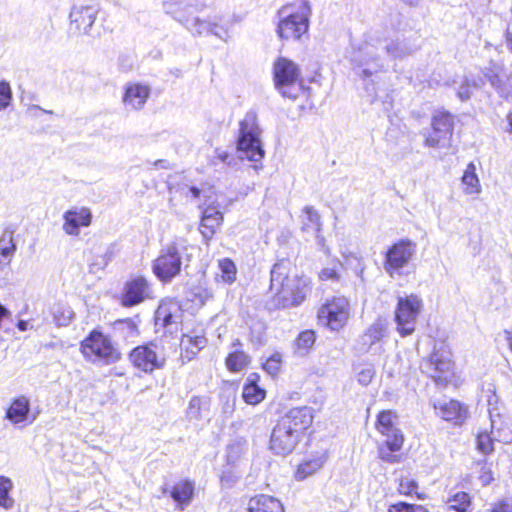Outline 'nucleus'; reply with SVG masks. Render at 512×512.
I'll use <instances>...</instances> for the list:
<instances>
[{"label":"nucleus","instance_id":"29","mask_svg":"<svg viewBox=\"0 0 512 512\" xmlns=\"http://www.w3.org/2000/svg\"><path fill=\"white\" fill-rule=\"evenodd\" d=\"M207 339L203 335L183 334L181 338V349L184 351V357L192 360L198 352L205 347Z\"/></svg>","mask_w":512,"mask_h":512},{"label":"nucleus","instance_id":"11","mask_svg":"<svg viewBox=\"0 0 512 512\" xmlns=\"http://www.w3.org/2000/svg\"><path fill=\"white\" fill-rule=\"evenodd\" d=\"M431 131L425 130L424 145L431 148H446L450 146L454 130V116L446 111L436 113L431 122Z\"/></svg>","mask_w":512,"mask_h":512},{"label":"nucleus","instance_id":"44","mask_svg":"<svg viewBox=\"0 0 512 512\" xmlns=\"http://www.w3.org/2000/svg\"><path fill=\"white\" fill-rule=\"evenodd\" d=\"M498 427H501V430L495 431V428H493L491 426V434L494 436L496 441L503 442V443H509L510 441H512V432L504 423L501 414H500V421H498Z\"/></svg>","mask_w":512,"mask_h":512},{"label":"nucleus","instance_id":"51","mask_svg":"<svg viewBox=\"0 0 512 512\" xmlns=\"http://www.w3.org/2000/svg\"><path fill=\"white\" fill-rule=\"evenodd\" d=\"M319 279L322 281H339L340 274L335 267H325L319 272Z\"/></svg>","mask_w":512,"mask_h":512},{"label":"nucleus","instance_id":"56","mask_svg":"<svg viewBox=\"0 0 512 512\" xmlns=\"http://www.w3.org/2000/svg\"><path fill=\"white\" fill-rule=\"evenodd\" d=\"M217 159H219L221 162L225 163L227 166H235L237 165V159L234 157L233 154H230L226 151L216 150Z\"/></svg>","mask_w":512,"mask_h":512},{"label":"nucleus","instance_id":"38","mask_svg":"<svg viewBox=\"0 0 512 512\" xmlns=\"http://www.w3.org/2000/svg\"><path fill=\"white\" fill-rule=\"evenodd\" d=\"M249 356L243 351L230 353L226 358V366L232 372L241 371L249 364Z\"/></svg>","mask_w":512,"mask_h":512},{"label":"nucleus","instance_id":"58","mask_svg":"<svg viewBox=\"0 0 512 512\" xmlns=\"http://www.w3.org/2000/svg\"><path fill=\"white\" fill-rule=\"evenodd\" d=\"M490 512H512V502L501 500L493 505Z\"/></svg>","mask_w":512,"mask_h":512},{"label":"nucleus","instance_id":"23","mask_svg":"<svg viewBox=\"0 0 512 512\" xmlns=\"http://www.w3.org/2000/svg\"><path fill=\"white\" fill-rule=\"evenodd\" d=\"M433 406L437 415L446 421L461 422L466 417V409L456 400H438Z\"/></svg>","mask_w":512,"mask_h":512},{"label":"nucleus","instance_id":"54","mask_svg":"<svg viewBox=\"0 0 512 512\" xmlns=\"http://www.w3.org/2000/svg\"><path fill=\"white\" fill-rule=\"evenodd\" d=\"M394 451H391L388 446L379 448V457L388 463H396L399 461V456L393 454Z\"/></svg>","mask_w":512,"mask_h":512},{"label":"nucleus","instance_id":"62","mask_svg":"<svg viewBox=\"0 0 512 512\" xmlns=\"http://www.w3.org/2000/svg\"><path fill=\"white\" fill-rule=\"evenodd\" d=\"M508 129L507 132L512 134V112L507 115Z\"/></svg>","mask_w":512,"mask_h":512},{"label":"nucleus","instance_id":"63","mask_svg":"<svg viewBox=\"0 0 512 512\" xmlns=\"http://www.w3.org/2000/svg\"><path fill=\"white\" fill-rule=\"evenodd\" d=\"M404 3L409 4L411 6L417 5L419 0H402Z\"/></svg>","mask_w":512,"mask_h":512},{"label":"nucleus","instance_id":"35","mask_svg":"<svg viewBox=\"0 0 512 512\" xmlns=\"http://www.w3.org/2000/svg\"><path fill=\"white\" fill-rule=\"evenodd\" d=\"M486 392L490 422H492V427L495 428V431L501 430V427H498V421H500V409L498 407L499 398L491 388L487 389Z\"/></svg>","mask_w":512,"mask_h":512},{"label":"nucleus","instance_id":"50","mask_svg":"<svg viewBox=\"0 0 512 512\" xmlns=\"http://www.w3.org/2000/svg\"><path fill=\"white\" fill-rule=\"evenodd\" d=\"M156 320H161L164 326H168L176 322V320L174 319V315L171 312L167 311V309L163 306H160L159 309L157 310Z\"/></svg>","mask_w":512,"mask_h":512},{"label":"nucleus","instance_id":"10","mask_svg":"<svg viewBox=\"0 0 512 512\" xmlns=\"http://www.w3.org/2000/svg\"><path fill=\"white\" fill-rule=\"evenodd\" d=\"M81 352L84 356H96L106 365L114 364L121 359V352L110 337L98 330H93L81 342Z\"/></svg>","mask_w":512,"mask_h":512},{"label":"nucleus","instance_id":"31","mask_svg":"<svg viewBox=\"0 0 512 512\" xmlns=\"http://www.w3.org/2000/svg\"><path fill=\"white\" fill-rule=\"evenodd\" d=\"M324 464V459L322 457H315L310 460H305L300 463L295 472V479L298 481H303L309 476L316 473L318 470L322 468Z\"/></svg>","mask_w":512,"mask_h":512},{"label":"nucleus","instance_id":"26","mask_svg":"<svg viewBox=\"0 0 512 512\" xmlns=\"http://www.w3.org/2000/svg\"><path fill=\"white\" fill-rule=\"evenodd\" d=\"M248 512H284L282 503L275 497L260 494L248 501Z\"/></svg>","mask_w":512,"mask_h":512},{"label":"nucleus","instance_id":"43","mask_svg":"<svg viewBox=\"0 0 512 512\" xmlns=\"http://www.w3.org/2000/svg\"><path fill=\"white\" fill-rule=\"evenodd\" d=\"M52 314L55 324L59 327L67 326L73 316V312L70 309L60 304H56L52 307Z\"/></svg>","mask_w":512,"mask_h":512},{"label":"nucleus","instance_id":"24","mask_svg":"<svg viewBox=\"0 0 512 512\" xmlns=\"http://www.w3.org/2000/svg\"><path fill=\"white\" fill-rule=\"evenodd\" d=\"M193 36H202L205 34H211L215 37L227 42L231 38V34L227 28L220 25L216 21H210L206 19L196 20L194 23Z\"/></svg>","mask_w":512,"mask_h":512},{"label":"nucleus","instance_id":"45","mask_svg":"<svg viewBox=\"0 0 512 512\" xmlns=\"http://www.w3.org/2000/svg\"><path fill=\"white\" fill-rule=\"evenodd\" d=\"M493 441H496L494 436L487 432H482L477 436V448L483 454H488L493 451Z\"/></svg>","mask_w":512,"mask_h":512},{"label":"nucleus","instance_id":"5","mask_svg":"<svg viewBox=\"0 0 512 512\" xmlns=\"http://www.w3.org/2000/svg\"><path fill=\"white\" fill-rule=\"evenodd\" d=\"M260 133L256 113L254 111L247 112L239 123L236 146L239 158L252 162H259L264 158L265 152L260 140Z\"/></svg>","mask_w":512,"mask_h":512},{"label":"nucleus","instance_id":"15","mask_svg":"<svg viewBox=\"0 0 512 512\" xmlns=\"http://www.w3.org/2000/svg\"><path fill=\"white\" fill-rule=\"evenodd\" d=\"M420 369L437 383L447 382L452 371V361L448 354L433 351L427 359L421 362Z\"/></svg>","mask_w":512,"mask_h":512},{"label":"nucleus","instance_id":"9","mask_svg":"<svg viewBox=\"0 0 512 512\" xmlns=\"http://www.w3.org/2000/svg\"><path fill=\"white\" fill-rule=\"evenodd\" d=\"M206 8L207 5L202 0H165L162 2L163 12L181 24L191 34L194 23L196 20H200L195 14L203 12Z\"/></svg>","mask_w":512,"mask_h":512},{"label":"nucleus","instance_id":"25","mask_svg":"<svg viewBox=\"0 0 512 512\" xmlns=\"http://www.w3.org/2000/svg\"><path fill=\"white\" fill-rule=\"evenodd\" d=\"M388 324L385 319L378 318L373 324L369 326L366 332L360 338L361 350L369 351L372 346L385 336Z\"/></svg>","mask_w":512,"mask_h":512},{"label":"nucleus","instance_id":"19","mask_svg":"<svg viewBox=\"0 0 512 512\" xmlns=\"http://www.w3.org/2000/svg\"><path fill=\"white\" fill-rule=\"evenodd\" d=\"M63 230L67 235L78 236L80 227H88L92 222V212L87 207H73L63 214Z\"/></svg>","mask_w":512,"mask_h":512},{"label":"nucleus","instance_id":"40","mask_svg":"<svg viewBox=\"0 0 512 512\" xmlns=\"http://www.w3.org/2000/svg\"><path fill=\"white\" fill-rule=\"evenodd\" d=\"M220 276L225 283L231 284L236 280L237 269L234 262L229 258L219 260Z\"/></svg>","mask_w":512,"mask_h":512},{"label":"nucleus","instance_id":"22","mask_svg":"<svg viewBox=\"0 0 512 512\" xmlns=\"http://www.w3.org/2000/svg\"><path fill=\"white\" fill-rule=\"evenodd\" d=\"M97 11L92 6H74L69 18L71 25L80 33L88 34L96 19Z\"/></svg>","mask_w":512,"mask_h":512},{"label":"nucleus","instance_id":"6","mask_svg":"<svg viewBox=\"0 0 512 512\" xmlns=\"http://www.w3.org/2000/svg\"><path fill=\"white\" fill-rule=\"evenodd\" d=\"M300 75L299 66L286 57H278L273 63L274 86L285 98H297L301 91Z\"/></svg>","mask_w":512,"mask_h":512},{"label":"nucleus","instance_id":"27","mask_svg":"<svg viewBox=\"0 0 512 512\" xmlns=\"http://www.w3.org/2000/svg\"><path fill=\"white\" fill-rule=\"evenodd\" d=\"M223 220V214L214 207H207L202 212L201 233L205 238H210L216 232Z\"/></svg>","mask_w":512,"mask_h":512},{"label":"nucleus","instance_id":"34","mask_svg":"<svg viewBox=\"0 0 512 512\" xmlns=\"http://www.w3.org/2000/svg\"><path fill=\"white\" fill-rule=\"evenodd\" d=\"M462 183L466 186L465 192L467 194H477L480 192V182L476 174V167L474 163L470 162L462 176Z\"/></svg>","mask_w":512,"mask_h":512},{"label":"nucleus","instance_id":"28","mask_svg":"<svg viewBox=\"0 0 512 512\" xmlns=\"http://www.w3.org/2000/svg\"><path fill=\"white\" fill-rule=\"evenodd\" d=\"M30 412V401L26 396H19L13 400L6 411V418L13 424L24 422Z\"/></svg>","mask_w":512,"mask_h":512},{"label":"nucleus","instance_id":"57","mask_svg":"<svg viewBox=\"0 0 512 512\" xmlns=\"http://www.w3.org/2000/svg\"><path fill=\"white\" fill-rule=\"evenodd\" d=\"M417 488L414 480H402L399 485V492L402 494H411Z\"/></svg>","mask_w":512,"mask_h":512},{"label":"nucleus","instance_id":"42","mask_svg":"<svg viewBox=\"0 0 512 512\" xmlns=\"http://www.w3.org/2000/svg\"><path fill=\"white\" fill-rule=\"evenodd\" d=\"M16 245L13 240V232L6 229L0 237V255L8 258L14 254Z\"/></svg>","mask_w":512,"mask_h":512},{"label":"nucleus","instance_id":"64","mask_svg":"<svg viewBox=\"0 0 512 512\" xmlns=\"http://www.w3.org/2000/svg\"><path fill=\"white\" fill-rule=\"evenodd\" d=\"M416 512H429L425 507L418 505L416 508Z\"/></svg>","mask_w":512,"mask_h":512},{"label":"nucleus","instance_id":"32","mask_svg":"<svg viewBox=\"0 0 512 512\" xmlns=\"http://www.w3.org/2000/svg\"><path fill=\"white\" fill-rule=\"evenodd\" d=\"M483 84L482 78H469L463 76L459 82L457 90V96L461 101H467L472 96V90L480 88Z\"/></svg>","mask_w":512,"mask_h":512},{"label":"nucleus","instance_id":"60","mask_svg":"<svg viewBox=\"0 0 512 512\" xmlns=\"http://www.w3.org/2000/svg\"><path fill=\"white\" fill-rule=\"evenodd\" d=\"M17 328L20 330V331H26L28 330L29 328V323L28 321H25V320H19L18 323H17Z\"/></svg>","mask_w":512,"mask_h":512},{"label":"nucleus","instance_id":"2","mask_svg":"<svg viewBox=\"0 0 512 512\" xmlns=\"http://www.w3.org/2000/svg\"><path fill=\"white\" fill-rule=\"evenodd\" d=\"M290 262L281 260L271 269L270 289L275 292L271 304L276 309L299 306L311 292L310 279L304 275H290Z\"/></svg>","mask_w":512,"mask_h":512},{"label":"nucleus","instance_id":"52","mask_svg":"<svg viewBox=\"0 0 512 512\" xmlns=\"http://www.w3.org/2000/svg\"><path fill=\"white\" fill-rule=\"evenodd\" d=\"M193 301H198L199 304L204 305L208 300L213 298V294L208 289L198 287L194 293Z\"/></svg>","mask_w":512,"mask_h":512},{"label":"nucleus","instance_id":"16","mask_svg":"<svg viewBox=\"0 0 512 512\" xmlns=\"http://www.w3.org/2000/svg\"><path fill=\"white\" fill-rule=\"evenodd\" d=\"M301 438L302 437L291 430L290 426H285L279 421L274 427L270 437V449L278 455L290 454Z\"/></svg>","mask_w":512,"mask_h":512},{"label":"nucleus","instance_id":"21","mask_svg":"<svg viewBox=\"0 0 512 512\" xmlns=\"http://www.w3.org/2000/svg\"><path fill=\"white\" fill-rule=\"evenodd\" d=\"M150 96V88L139 83H128L125 86L123 103L132 110H141Z\"/></svg>","mask_w":512,"mask_h":512},{"label":"nucleus","instance_id":"4","mask_svg":"<svg viewBox=\"0 0 512 512\" xmlns=\"http://www.w3.org/2000/svg\"><path fill=\"white\" fill-rule=\"evenodd\" d=\"M189 248L184 243L173 242L162 248L153 261L152 270L162 282H170L178 276L182 267H188L191 261Z\"/></svg>","mask_w":512,"mask_h":512},{"label":"nucleus","instance_id":"53","mask_svg":"<svg viewBox=\"0 0 512 512\" xmlns=\"http://www.w3.org/2000/svg\"><path fill=\"white\" fill-rule=\"evenodd\" d=\"M418 505L408 504L406 502H399L392 504L388 508V512H416Z\"/></svg>","mask_w":512,"mask_h":512},{"label":"nucleus","instance_id":"47","mask_svg":"<svg viewBox=\"0 0 512 512\" xmlns=\"http://www.w3.org/2000/svg\"><path fill=\"white\" fill-rule=\"evenodd\" d=\"M304 212L307 216V223H304V226L313 225L316 228V231L319 233L321 231V217L318 211L312 206H305Z\"/></svg>","mask_w":512,"mask_h":512},{"label":"nucleus","instance_id":"8","mask_svg":"<svg viewBox=\"0 0 512 512\" xmlns=\"http://www.w3.org/2000/svg\"><path fill=\"white\" fill-rule=\"evenodd\" d=\"M417 251L416 242L404 238L393 243L385 253L383 268L391 277L396 278L403 275V269L413 259Z\"/></svg>","mask_w":512,"mask_h":512},{"label":"nucleus","instance_id":"46","mask_svg":"<svg viewBox=\"0 0 512 512\" xmlns=\"http://www.w3.org/2000/svg\"><path fill=\"white\" fill-rule=\"evenodd\" d=\"M201 406L202 398L198 396H193L189 401V405L187 408V417L190 420H199L201 418Z\"/></svg>","mask_w":512,"mask_h":512},{"label":"nucleus","instance_id":"39","mask_svg":"<svg viewBox=\"0 0 512 512\" xmlns=\"http://www.w3.org/2000/svg\"><path fill=\"white\" fill-rule=\"evenodd\" d=\"M470 505V496L466 492H458L448 500V508L456 512H468Z\"/></svg>","mask_w":512,"mask_h":512},{"label":"nucleus","instance_id":"36","mask_svg":"<svg viewBox=\"0 0 512 512\" xmlns=\"http://www.w3.org/2000/svg\"><path fill=\"white\" fill-rule=\"evenodd\" d=\"M193 494V485L189 481H183L176 484L172 491L171 497L178 503L187 504Z\"/></svg>","mask_w":512,"mask_h":512},{"label":"nucleus","instance_id":"41","mask_svg":"<svg viewBox=\"0 0 512 512\" xmlns=\"http://www.w3.org/2000/svg\"><path fill=\"white\" fill-rule=\"evenodd\" d=\"M242 397L246 403L255 405L264 399L265 392L255 384H247L243 388Z\"/></svg>","mask_w":512,"mask_h":512},{"label":"nucleus","instance_id":"59","mask_svg":"<svg viewBox=\"0 0 512 512\" xmlns=\"http://www.w3.org/2000/svg\"><path fill=\"white\" fill-rule=\"evenodd\" d=\"M35 111H41V112L46 113V114H53V111H51V110H45V109L41 108V107H40V106H38V105H31V106H29V107H28V112H29V113H31V114H33V115H35V114H34V112H35Z\"/></svg>","mask_w":512,"mask_h":512},{"label":"nucleus","instance_id":"30","mask_svg":"<svg viewBox=\"0 0 512 512\" xmlns=\"http://www.w3.org/2000/svg\"><path fill=\"white\" fill-rule=\"evenodd\" d=\"M113 331L125 342L133 341L139 335L138 325L130 318L115 321Z\"/></svg>","mask_w":512,"mask_h":512},{"label":"nucleus","instance_id":"3","mask_svg":"<svg viewBox=\"0 0 512 512\" xmlns=\"http://www.w3.org/2000/svg\"><path fill=\"white\" fill-rule=\"evenodd\" d=\"M311 6L307 0L283 5L276 13L275 32L283 41H299L308 33Z\"/></svg>","mask_w":512,"mask_h":512},{"label":"nucleus","instance_id":"61","mask_svg":"<svg viewBox=\"0 0 512 512\" xmlns=\"http://www.w3.org/2000/svg\"><path fill=\"white\" fill-rule=\"evenodd\" d=\"M190 192L192 193L193 197L194 198H198L200 196V189L195 187V186H191L189 188Z\"/></svg>","mask_w":512,"mask_h":512},{"label":"nucleus","instance_id":"48","mask_svg":"<svg viewBox=\"0 0 512 512\" xmlns=\"http://www.w3.org/2000/svg\"><path fill=\"white\" fill-rule=\"evenodd\" d=\"M12 99L10 84L6 81H0V111L6 109Z\"/></svg>","mask_w":512,"mask_h":512},{"label":"nucleus","instance_id":"17","mask_svg":"<svg viewBox=\"0 0 512 512\" xmlns=\"http://www.w3.org/2000/svg\"><path fill=\"white\" fill-rule=\"evenodd\" d=\"M483 74L499 97L512 102V76L510 73L503 67L492 64L484 69Z\"/></svg>","mask_w":512,"mask_h":512},{"label":"nucleus","instance_id":"13","mask_svg":"<svg viewBox=\"0 0 512 512\" xmlns=\"http://www.w3.org/2000/svg\"><path fill=\"white\" fill-rule=\"evenodd\" d=\"M320 322L333 331L340 330L349 318V302L344 297H335L318 311Z\"/></svg>","mask_w":512,"mask_h":512},{"label":"nucleus","instance_id":"12","mask_svg":"<svg viewBox=\"0 0 512 512\" xmlns=\"http://www.w3.org/2000/svg\"><path fill=\"white\" fill-rule=\"evenodd\" d=\"M129 360L135 368L145 373L161 369L166 363L161 348L155 342L139 345L132 349L129 353Z\"/></svg>","mask_w":512,"mask_h":512},{"label":"nucleus","instance_id":"49","mask_svg":"<svg viewBox=\"0 0 512 512\" xmlns=\"http://www.w3.org/2000/svg\"><path fill=\"white\" fill-rule=\"evenodd\" d=\"M281 356L279 354L272 355L263 365L265 371L271 375H276L280 370Z\"/></svg>","mask_w":512,"mask_h":512},{"label":"nucleus","instance_id":"18","mask_svg":"<svg viewBox=\"0 0 512 512\" xmlns=\"http://www.w3.org/2000/svg\"><path fill=\"white\" fill-rule=\"evenodd\" d=\"M314 420V409L309 406H301L290 409L280 420L285 426H290L294 433L300 437L312 425Z\"/></svg>","mask_w":512,"mask_h":512},{"label":"nucleus","instance_id":"7","mask_svg":"<svg viewBox=\"0 0 512 512\" xmlns=\"http://www.w3.org/2000/svg\"><path fill=\"white\" fill-rule=\"evenodd\" d=\"M422 308L423 301L416 294L398 297L395 322L396 330L402 337L409 336L415 331L417 318Z\"/></svg>","mask_w":512,"mask_h":512},{"label":"nucleus","instance_id":"1","mask_svg":"<svg viewBox=\"0 0 512 512\" xmlns=\"http://www.w3.org/2000/svg\"><path fill=\"white\" fill-rule=\"evenodd\" d=\"M417 48L416 43L402 34L386 35L376 32L353 52L351 61L363 67L360 76L366 79L383 69L384 56L392 60L402 59L411 55Z\"/></svg>","mask_w":512,"mask_h":512},{"label":"nucleus","instance_id":"20","mask_svg":"<svg viewBox=\"0 0 512 512\" xmlns=\"http://www.w3.org/2000/svg\"><path fill=\"white\" fill-rule=\"evenodd\" d=\"M148 295V282L143 277H137L125 285L122 305L131 307L141 303Z\"/></svg>","mask_w":512,"mask_h":512},{"label":"nucleus","instance_id":"33","mask_svg":"<svg viewBox=\"0 0 512 512\" xmlns=\"http://www.w3.org/2000/svg\"><path fill=\"white\" fill-rule=\"evenodd\" d=\"M315 340L316 335L314 331H302L295 340V353H297L299 356L307 355L312 349Z\"/></svg>","mask_w":512,"mask_h":512},{"label":"nucleus","instance_id":"37","mask_svg":"<svg viewBox=\"0 0 512 512\" xmlns=\"http://www.w3.org/2000/svg\"><path fill=\"white\" fill-rule=\"evenodd\" d=\"M12 489V480L6 476H0V507L11 509L14 506V499L10 496Z\"/></svg>","mask_w":512,"mask_h":512},{"label":"nucleus","instance_id":"14","mask_svg":"<svg viewBox=\"0 0 512 512\" xmlns=\"http://www.w3.org/2000/svg\"><path fill=\"white\" fill-rule=\"evenodd\" d=\"M397 416L391 410L382 411L377 418L376 428L386 437L385 445L391 451H399L404 442L401 430L396 426Z\"/></svg>","mask_w":512,"mask_h":512},{"label":"nucleus","instance_id":"55","mask_svg":"<svg viewBox=\"0 0 512 512\" xmlns=\"http://www.w3.org/2000/svg\"><path fill=\"white\" fill-rule=\"evenodd\" d=\"M374 374H375V371L371 367H367V368L362 369L358 373V381H359V383H361L362 385H368L372 381V379L374 377Z\"/></svg>","mask_w":512,"mask_h":512}]
</instances>
